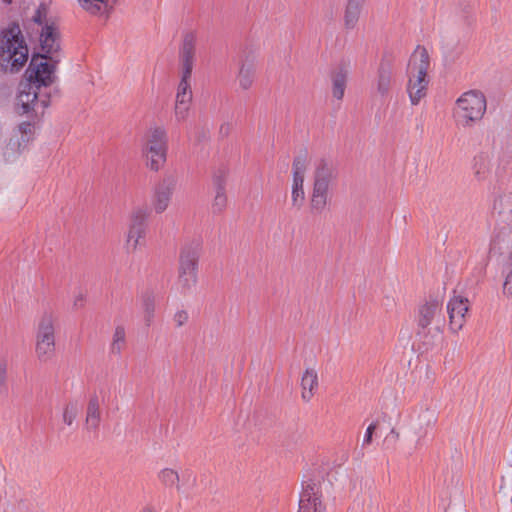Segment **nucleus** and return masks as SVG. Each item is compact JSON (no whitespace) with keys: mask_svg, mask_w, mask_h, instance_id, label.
Masks as SVG:
<instances>
[{"mask_svg":"<svg viewBox=\"0 0 512 512\" xmlns=\"http://www.w3.org/2000/svg\"><path fill=\"white\" fill-rule=\"evenodd\" d=\"M196 43V34L194 32H188L183 37L179 51L181 79L177 87L174 104V117L178 123L186 121L190 115L193 99L190 78L195 62Z\"/></svg>","mask_w":512,"mask_h":512,"instance_id":"f257e3e1","label":"nucleus"},{"mask_svg":"<svg viewBox=\"0 0 512 512\" xmlns=\"http://www.w3.org/2000/svg\"><path fill=\"white\" fill-rule=\"evenodd\" d=\"M416 337L422 351L437 347L441 340V327L444 322L442 301L438 297H429L418 308Z\"/></svg>","mask_w":512,"mask_h":512,"instance_id":"f03ea898","label":"nucleus"},{"mask_svg":"<svg viewBox=\"0 0 512 512\" xmlns=\"http://www.w3.org/2000/svg\"><path fill=\"white\" fill-rule=\"evenodd\" d=\"M430 56L427 49L418 45L411 54L407 68V93L412 105L426 97L429 86Z\"/></svg>","mask_w":512,"mask_h":512,"instance_id":"7ed1b4c3","label":"nucleus"},{"mask_svg":"<svg viewBox=\"0 0 512 512\" xmlns=\"http://www.w3.org/2000/svg\"><path fill=\"white\" fill-rule=\"evenodd\" d=\"M28 60V47L17 24L10 25L4 32L0 46V67L4 72L21 70Z\"/></svg>","mask_w":512,"mask_h":512,"instance_id":"20e7f679","label":"nucleus"},{"mask_svg":"<svg viewBox=\"0 0 512 512\" xmlns=\"http://www.w3.org/2000/svg\"><path fill=\"white\" fill-rule=\"evenodd\" d=\"M57 316L53 311H44L37 322L35 331V356L41 363H47L56 353Z\"/></svg>","mask_w":512,"mask_h":512,"instance_id":"39448f33","label":"nucleus"},{"mask_svg":"<svg viewBox=\"0 0 512 512\" xmlns=\"http://www.w3.org/2000/svg\"><path fill=\"white\" fill-rule=\"evenodd\" d=\"M335 178L333 165L321 160L314 171L313 188L310 195L309 207L312 214H322L329 203V192Z\"/></svg>","mask_w":512,"mask_h":512,"instance_id":"423d86ee","label":"nucleus"},{"mask_svg":"<svg viewBox=\"0 0 512 512\" xmlns=\"http://www.w3.org/2000/svg\"><path fill=\"white\" fill-rule=\"evenodd\" d=\"M168 136L162 127H154L145 135L141 154L146 167L154 172L162 169L167 160Z\"/></svg>","mask_w":512,"mask_h":512,"instance_id":"0eeeda50","label":"nucleus"},{"mask_svg":"<svg viewBox=\"0 0 512 512\" xmlns=\"http://www.w3.org/2000/svg\"><path fill=\"white\" fill-rule=\"evenodd\" d=\"M486 111L484 95L475 90L463 93L455 103L453 117L457 125L470 127L479 121Z\"/></svg>","mask_w":512,"mask_h":512,"instance_id":"6e6552de","label":"nucleus"},{"mask_svg":"<svg viewBox=\"0 0 512 512\" xmlns=\"http://www.w3.org/2000/svg\"><path fill=\"white\" fill-rule=\"evenodd\" d=\"M147 210L142 207L134 208L129 216V226L126 234V248L135 252L145 244Z\"/></svg>","mask_w":512,"mask_h":512,"instance_id":"1a4fd4ad","label":"nucleus"},{"mask_svg":"<svg viewBox=\"0 0 512 512\" xmlns=\"http://www.w3.org/2000/svg\"><path fill=\"white\" fill-rule=\"evenodd\" d=\"M47 55L33 56L26 71L28 83H32L38 89L52 83L54 64L46 61Z\"/></svg>","mask_w":512,"mask_h":512,"instance_id":"9d476101","label":"nucleus"},{"mask_svg":"<svg viewBox=\"0 0 512 512\" xmlns=\"http://www.w3.org/2000/svg\"><path fill=\"white\" fill-rule=\"evenodd\" d=\"M197 263L198 257L194 252L188 250L181 252L178 284L185 291L191 290L197 283Z\"/></svg>","mask_w":512,"mask_h":512,"instance_id":"9b49d317","label":"nucleus"},{"mask_svg":"<svg viewBox=\"0 0 512 512\" xmlns=\"http://www.w3.org/2000/svg\"><path fill=\"white\" fill-rule=\"evenodd\" d=\"M177 187V178L173 175H165L155 186L152 197V206L156 213L167 210Z\"/></svg>","mask_w":512,"mask_h":512,"instance_id":"f8f14e48","label":"nucleus"},{"mask_svg":"<svg viewBox=\"0 0 512 512\" xmlns=\"http://www.w3.org/2000/svg\"><path fill=\"white\" fill-rule=\"evenodd\" d=\"M298 512H326L320 486L316 482L309 481L303 486Z\"/></svg>","mask_w":512,"mask_h":512,"instance_id":"ddd939ff","label":"nucleus"},{"mask_svg":"<svg viewBox=\"0 0 512 512\" xmlns=\"http://www.w3.org/2000/svg\"><path fill=\"white\" fill-rule=\"evenodd\" d=\"M307 168V161L305 156H298L294 159L293 170V183L291 191V202L296 208H301L305 201L304 191V177Z\"/></svg>","mask_w":512,"mask_h":512,"instance_id":"4468645a","label":"nucleus"},{"mask_svg":"<svg viewBox=\"0 0 512 512\" xmlns=\"http://www.w3.org/2000/svg\"><path fill=\"white\" fill-rule=\"evenodd\" d=\"M469 310V301L460 295H454L447 303L449 328L451 332L458 333L465 325Z\"/></svg>","mask_w":512,"mask_h":512,"instance_id":"2eb2a0df","label":"nucleus"},{"mask_svg":"<svg viewBox=\"0 0 512 512\" xmlns=\"http://www.w3.org/2000/svg\"><path fill=\"white\" fill-rule=\"evenodd\" d=\"M103 399L97 394L92 393L87 402L85 424L88 431L98 430L102 420Z\"/></svg>","mask_w":512,"mask_h":512,"instance_id":"dca6fc26","label":"nucleus"},{"mask_svg":"<svg viewBox=\"0 0 512 512\" xmlns=\"http://www.w3.org/2000/svg\"><path fill=\"white\" fill-rule=\"evenodd\" d=\"M393 85V67L389 61L382 60L376 77V91L381 97L388 96Z\"/></svg>","mask_w":512,"mask_h":512,"instance_id":"f3484780","label":"nucleus"},{"mask_svg":"<svg viewBox=\"0 0 512 512\" xmlns=\"http://www.w3.org/2000/svg\"><path fill=\"white\" fill-rule=\"evenodd\" d=\"M256 68L252 61L248 58L243 59L238 68L236 82L242 91L249 90L255 81Z\"/></svg>","mask_w":512,"mask_h":512,"instance_id":"a211bd4d","label":"nucleus"},{"mask_svg":"<svg viewBox=\"0 0 512 512\" xmlns=\"http://www.w3.org/2000/svg\"><path fill=\"white\" fill-rule=\"evenodd\" d=\"M40 43L47 57L53 60V55L57 53L60 48L58 33L55 28L52 26L44 27L40 36Z\"/></svg>","mask_w":512,"mask_h":512,"instance_id":"6ab92c4d","label":"nucleus"},{"mask_svg":"<svg viewBox=\"0 0 512 512\" xmlns=\"http://www.w3.org/2000/svg\"><path fill=\"white\" fill-rule=\"evenodd\" d=\"M318 388V375L314 369L308 368L303 373L301 379V397L305 402H309Z\"/></svg>","mask_w":512,"mask_h":512,"instance_id":"aec40b11","label":"nucleus"},{"mask_svg":"<svg viewBox=\"0 0 512 512\" xmlns=\"http://www.w3.org/2000/svg\"><path fill=\"white\" fill-rule=\"evenodd\" d=\"M363 0H349L344 12V26L346 29H354L360 17Z\"/></svg>","mask_w":512,"mask_h":512,"instance_id":"412c9836","label":"nucleus"},{"mask_svg":"<svg viewBox=\"0 0 512 512\" xmlns=\"http://www.w3.org/2000/svg\"><path fill=\"white\" fill-rule=\"evenodd\" d=\"M348 71L345 68H339L332 74V94L337 100L344 97Z\"/></svg>","mask_w":512,"mask_h":512,"instance_id":"4be33fe9","label":"nucleus"},{"mask_svg":"<svg viewBox=\"0 0 512 512\" xmlns=\"http://www.w3.org/2000/svg\"><path fill=\"white\" fill-rule=\"evenodd\" d=\"M227 203L228 198L226 194L225 185L223 181L218 180L215 184V195L211 205L212 212L215 214L222 213L226 209Z\"/></svg>","mask_w":512,"mask_h":512,"instance_id":"5701e85b","label":"nucleus"},{"mask_svg":"<svg viewBox=\"0 0 512 512\" xmlns=\"http://www.w3.org/2000/svg\"><path fill=\"white\" fill-rule=\"evenodd\" d=\"M79 5L92 15L108 13L112 5L110 0H78Z\"/></svg>","mask_w":512,"mask_h":512,"instance_id":"b1692460","label":"nucleus"},{"mask_svg":"<svg viewBox=\"0 0 512 512\" xmlns=\"http://www.w3.org/2000/svg\"><path fill=\"white\" fill-rule=\"evenodd\" d=\"M126 344V331L123 326H117L112 336V342L110 344V353L113 355H119L125 348Z\"/></svg>","mask_w":512,"mask_h":512,"instance_id":"393cba45","label":"nucleus"},{"mask_svg":"<svg viewBox=\"0 0 512 512\" xmlns=\"http://www.w3.org/2000/svg\"><path fill=\"white\" fill-rule=\"evenodd\" d=\"M142 309L144 320L147 325H150L154 318L155 313V297L152 293L146 292L141 296Z\"/></svg>","mask_w":512,"mask_h":512,"instance_id":"a878e982","label":"nucleus"},{"mask_svg":"<svg viewBox=\"0 0 512 512\" xmlns=\"http://www.w3.org/2000/svg\"><path fill=\"white\" fill-rule=\"evenodd\" d=\"M159 481L166 487H176L177 490H180L179 485V474L176 470L172 468H163L158 473Z\"/></svg>","mask_w":512,"mask_h":512,"instance_id":"bb28decb","label":"nucleus"},{"mask_svg":"<svg viewBox=\"0 0 512 512\" xmlns=\"http://www.w3.org/2000/svg\"><path fill=\"white\" fill-rule=\"evenodd\" d=\"M80 407L76 401L67 402L62 411V421L67 426H71L78 416Z\"/></svg>","mask_w":512,"mask_h":512,"instance_id":"cd10ccee","label":"nucleus"},{"mask_svg":"<svg viewBox=\"0 0 512 512\" xmlns=\"http://www.w3.org/2000/svg\"><path fill=\"white\" fill-rule=\"evenodd\" d=\"M417 420L420 429L432 426L436 422L435 410L430 408H421Z\"/></svg>","mask_w":512,"mask_h":512,"instance_id":"c85d7f7f","label":"nucleus"},{"mask_svg":"<svg viewBox=\"0 0 512 512\" xmlns=\"http://www.w3.org/2000/svg\"><path fill=\"white\" fill-rule=\"evenodd\" d=\"M189 319L188 312L185 310H178L173 315V322L176 327H182L184 326Z\"/></svg>","mask_w":512,"mask_h":512,"instance_id":"c756f323","label":"nucleus"},{"mask_svg":"<svg viewBox=\"0 0 512 512\" xmlns=\"http://www.w3.org/2000/svg\"><path fill=\"white\" fill-rule=\"evenodd\" d=\"M503 294L510 297L512 296V267L506 270L505 280L503 283Z\"/></svg>","mask_w":512,"mask_h":512,"instance_id":"7c9ffc66","label":"nucleus"},{"mask_svg":"<svg viewBox=\"0 0 512 512\" xmlns=\"http://www.w3.org/2000/svg\"><path fill=\"white\" fill-rule=\"evenodd\" d=\"M86 296L83 292H78L73 296L72 309L79 310L85 306Z\"/></svg>","mask_w":512,"mask_h":512,"instance_id":"2f4dec72","label":"nucleus"},{"mask_svg":"<svg viewBox=\"0 0 512 512\" xmlns=\"http://www.w3.org/2000/svg\"><path fill=\"white\" fill-rule=\"evenodd\" d=\"M376 429H377V422H373L367 427L365 435H364L363 443H362L363 447L371 444L372 436Z\"/></svg>","mask_w":512,"mask_h":512,"instance_id":"473e14b6","label":"nucleus"},{"mask_svg":"<svg viewBox=\"0 0 512 512\" xmlns=\"http://www.w3.org/2000/svg\"><path fill=\"white\" fill-rule=\"evenodd\" d=\"M7 383V363L0 360V389L6 387Z\"/></svg>","mask_w":512,"mask_h":512,"instance_id":"72a5a7b5","label":"nucleus"},{"mask_svg":"<svg viewBox=\"0 0 512 512\" xmlns=\"http://www.w3.org/2000/svg\"><path fill=\"white\" fill-rule=\"evenodd\" d=\"M510 268H512V251L509 253L506 262V270H509Z\"/></svg>","mask_w":512,"mask_h":512,"instance_id":"f704fd0d","label":"nucleus"},{"mask_svg":"<svg viewBox=\"0 0 512 512\" xmlns=\"http://www.w3.org/2000/svg\"><path fill=\"white\" fill-rule=\"evenodd\" d=\"M220 132H221L222 134L227 135V134H228V132H229V125H222V126H221V128H220Z\"/></svg>","mask_w":512,"mask_h":512,"instance_id":"c9c22d12","label":"nucleus"},{"mask_svg":"<svg viewBox=\"0 0 512 512\" xmlns=\"http://www.w3.org/2000/svg\"><path fill=\"white\" fill-rule=\"evenodd\" d=\"M141 512H157V510L152 506H146L142 509Z\"/></svg>","mask_w":512,"mask_h":512,"instance_id":"e433bc0d","label":"nucleus"},{"mask_svg":"<svg viewBox=\"0 0 512 512\" xmlns=\"http://www.w3.org/2000/svg\"><path fill=\"white\" fill-rule=\"evenodd\" d=\"M11 1H12V0H4V2H6V3H8V4H9V3H11Z\"/></svg>","mask_w":512,"mask_h":512,"instance_id":"4c0bfd02","label":"nucleus"}]
</instances>
